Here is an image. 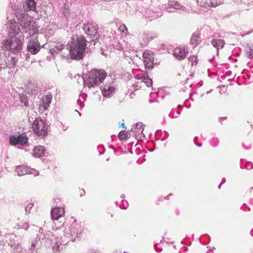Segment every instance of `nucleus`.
<instances>
[{"label": "nucleus", "instance_id": "1", "mask_svg": "<svg viewBox=\"0 0 253 253\" xmlns=\"http://www.w3.org/2000/svg\"><path fill=\"white\" fill-rule=\"evenodd\" d=\"M86 46V40L83 36H76L72 39L69 53L71 58L80 60L83 58Z\"/></svg>", "mask_w": 253, "mask_h": 253}, {"label": "nucleus", "instance_id": "2", "mask_svg": "<svg viewBox=\"0 0 253 253\" xmlns=\"http://www.w3.org/2000/svg\"><path fill=\"white\" fill-rule=\"evenodd\" d=\"M107 76L106 71L103 69H92L86 80V84L89 88L94 87L103 82Z\"/></svg>", "mask_w": 253, "mask_h": 253}, {"label": "nucleus", "instance_id": "3", "mask_svg": "<svg viewBox=\"0 0 253 253\" xmlns=\"http://www.w3.org/2000/svg\"><path fill=\"white\" fill-rule=\"evenodd\" d=\"M18 20L21 27L24 29L25 32L27 33L30 36L37 33L38 30L35 21L29 19L28 18L21 20L18 18Z\"/></svg>", "mask_w": 253, "mask_h": 253}, {"label": "nucleus", "instance_id": "4", "mask_svg": "<svg viewBox=\"0 0 253 253\" xmlns=\"http://www.w3.org/2000/svg\"><path fill=\"white\" fill-rule=\"evenodd\" d=\"M83 227L81 223H78L76 220L70 225L69 229L65 232V235L70 238L71 240L74 241L82 234Z\"/></svg>", "mask_w": 253, "mask_h": 253}, {"label": "nucleus", "instance_id": "5", "mask_svg": "<svg viewBox=\"0 0 253 253\" xmlns=\"http://www.w3.org/2000/svg\"><path fill=\"white\" fill-rule=\"evenodd\" d=\"M32 128L34 132L39 136L44 135L47 132V125L42 119H36L33 123Z\"/></svg>", "mask_w": 253, "mask_h": 253}, {"label": "nucleus", "instance_id": "6", "mask_svg": "<svg viewBox=\"0 0 253 253\" xmlns=\"http://www.w3.org/2000/svg\"><path fill=\"white\" fill-rule=\"evenodd\" d=\"M22 46L21 40L17 37H12L8 39L5 42V48L14 53L19 52L22 49Z\"/></svg>", "mask_w": 253, "mask_h": 253}, {"label": "nucleus", "instance_id": "7", "mask_svg": "<svg viewBox=\"0 0 253 253\" xmlns=\"http://www.w3.org/2000/svg\"><path fill=\"white\" fill-rule=\"evenodd\" d=\"M143 63L145 67L151 69L154 67V53L150 50H145L142 54Z\"/></svg>", "mask_w": 253, "mask_h": 253}, {"label": "nucleus", "instance_id": "8", "mask_svg": "<svg viewBox=\"0 0 253 253\" xmlns=\"http://www.w3.org/2000/svg\"><path fill=\"white\" fill-rule=\"evenodd\" d=\"M40 45L37 38L31 39L27 45V49L32 54H36L40 51Z\"/></svg>", "mask_w": 253, "mask_h": 253}, {"label": "nucleus", "instance_id": "9", "mask_svg": "<svg viewBox=\"0 0 253 253\" xmlns=\"http://www.w3.org/2000/svg\"><path fill=\"white\" fill-rule=\"evenodd\" d=\"M27 137L23 134H20L18 136H11L9 138V142L11 145H15L17 144L23 145L27 142Z\"/></svg>", "mask_w": 253, "mask_h": 253}, {"label": "nucleus", "instance_id": "10", "mask_svg": "<svg viewBox=\"0 0 253 253\" xmlns=\"http://www.w3.org/2000/svg\"><path fill=\"white\" fill-rule=\"evenodd\" d=\"M83 30L85 33L90 36H95L97 34V27L94 23H85L83 25Z\"/></svg>", "mask_w": 253, "mask_h": 253}, {"label": "nucleus", "instance_id": "11", "mask_svg": "<svg viewBox=\"0 0 253 253\" xmlns=\"http://www.w3.org/2000/svg\"><path fill=\"white\" fill-rule=\"evenodd\" d=\"M156 37V35L152 32H144L140 39V43L142 47L145 46Z\"/></svg>", "mask_w": 253, "mask_h": 253}, {"label": "nucleus", "instance_id": "12", "mask_svg": "<svg viewBox=\"0 0 253 253\" xmlns=\"http://www.w3.org/2000/svg\"><path fill=\"white\" fill-rule=\"evenodd\" d=\"M188 53L187 48L185 47H177L173 52V55L178 60H182L186 58Z\"/></svg>", "mask_w": 253, "mask_h": 253}, {"label": "nucleus", "instance_id": "13", "mask_svg": "<svg viewBox=\"0 0 253 253\" xmlns=\"http://www.w3.org/2000/svg\"><path fill=\"white\" fill-rule=\"evenodd\" d=\"M199 5L203 7H216L221 3L220 0H197Z\"/></svg>", "mask_w": 253, "mask_h": 253}, {"label": "nucleus", "instance_id": "14", "mask_svg": "<svg viewBox=\"0 0 253 253\" xmlns=\"http://www.w3.org/2000/svg\"><path fill=\"white\" fill-rule=\"evenodd\" d=\"M17 61L18 60L16 58L14 57H11L10 58V62L7 65L5 60L3 59L1 63L0 62V69L1 68L4 69L6 67H8L9 68H14L15 67Z\"/></svg>", "mask_w": 253, "mask_h": 253}, {"label": "nucleus", "instance_id": "15", "mask_svg": "<svg viewBox=\"0 0 253 253\" xmlns=\"http://www.w3.org/2000/svg\"><path fill=\"white\" fill-rule=\"evenodd\" d=\"M52 219L57 220L64 215V211L63 208H55L51 211Z\"/></svg>", "mask_w": 253, "mask_h": 253}, {"label": "nucleus", "instance_id": "16", "mask_svg": "<svg viewBox=\"0 0 253 253\" xmlns=\"http://www.w3.org/2000/svg\"><path fill=\"white\" fill-rule=\"evenodd\" d=\"M23 6L26 11H36V3L34 0H27Z\"/></svg>", "mask_w": 253, "mask_h": 253}, {"label": "nucleus", "instance_id": "17", "mask_svg": "<svg viewBox=\"0 0 253 253\" xmlns=\"http://www.w3.org/2000/svg\"><path fill=\"white\" fill-rule=\"evenodd\" d=\"M115 89V87L105 84L101 89L104 96L110 97Z\"/></svg>", "mask_w": 253, "mask_h": 253}, {"label": "nucleus", "instance_id": "18", "mask_svg": "<svg viewBox=\"0 0 253 253\" xmlns=\"http://www.w3.org/2000/svg\"><path fill=\"white\" fill-rule=\"evenodd\" d=\"M44 147L42 146H38L33 150V155L36 157H41L44 154Z\"/></svg>", "mask_w": 253, "mask_h": 253}, {"label": "nucleus", "instance_id": "19", "mask_svg": "<svg viewBox=\"0 0 253 253\" xmlns=\"http://www.w3.org/2000/svg\"><path fill=\"white\" fill-rule=\"evenodd\" d=\"M52 96L51 94H47L43 98L42 100V107L43 110H46L49 106V104L51 102Z\"/></svg>", "mask_w": 253, "mask_h": 253}, {"label": "nucleus", "instance_id": "20", "mask_svg": "<svg viewBox=\"0 0 253 253\" xmlns=\"http://www.w3.org/2000/svg\"><path fill=\"white\" fill-rule=\"evenodd\" d=\"M211 42L212 45L217 48V50L219 48H223L224 44V41L221 39H213Z\"/></svg>", "mask_w": 253, "mask_h": 253}, {"label": "nucleus", "instance_id": "21", "mask_svg": "<svg viewBox=\"0 0 253 253\" xmlns=\"http://www.w3.org/2000/svg\"><path fill=\"white\" fill-rule=\"evenodd\" d=\"M137 78L138 79L142 80V81L146 84L147 86L151 85L152 84V80L147 76L142 75H137Z\"/></svg>", "mask_w": 253, "mask_h": 253}, {"label": "nucleus", "instance_id": "22", "mask_svg": "<svg viewBox=\"0 0 253 253\" xmlns=\"http://www.w3.org/2000/svg\"><path fill=\"white\" fill-rule=\"evenodd\" d=\"M200 39V36L199 35L194 34L190 39V43L193 45H196Z\"/></svg>", "mask_w": 253, "mask_h": 253}, {"label": "nucleus", "instance_id": "23", "mask_svg": "<svg viewBox=\"0 0 253 253\" xmlns=\"http://www.w3.org/2000/svg\"><path fill=\"white\" fill-rule=\"evenodd\" d=\"M125 130L121 131L118 134V137L121 140H125L128 138V135Z\"/></svg>", "mask_w": 253, "mask_h": 253}, {"label": "nucleus", "instance_id": "24", "mask_svg": "<svg viewBox=\"0 0 253 253\" xmlns=\"http://www.w3.org/2000/svg\"><path fill=\"white\" fill-rule=\"evenodd\" d=\"M188 60L189 62L191 63V66L196 65L198 63V58L197 56L195 55L190 56L188 58Z\"/></svg>", "mask_w": 253, "mask_h": 253}, {"label": "nucleus", "instance_id": "25", "mask_svg": "<svg viewBox=\"0 0 253 253\" xmlns=\"http://www.w3.org/2000/svg\"><path fill=\"white\" fill-rule=\"evenodd\" d=\"M16 171L19 175H24L26 172L25 169L21 166L16 167Z\"/></svg>", "mask_w": 253, "mask_h": 253}, {"label": "nucleus", "instance_id": "26", "mask_svg": "<svg viewBox=\"0 0 253 253\" xmlns=\"http://www.w3.org/2000/svg\"><path fill=\"white\" fill-rule=\"evenodd\" d=\"M144 126L142 123H138L136 124V129L139 130L141 133H143Z\"/></svg>", "mask_w": 253, "mask_h": 253}, {"label": "nucleus", "instance_id": "27", "mask_svg": "<svg viewBox=\"0 0 253 253\" xmlns=\"http://www.w3.org/2000/svg\"><path fill=\"white\" fill-rule=\"evenodd\" d=\"M119 29L121 32L125 34H126L127 32V29L126 28V26L125 24H122L120 25L119 28Z\"/></svg>", "mask_w": 253, "mask_h": 253}, {"label": "nucleus", "instance_id": "28", "mask_svg": "<svg viewBox=\"0 0 253 253\" xmlns=\"http://www.w3.org/2000/svg\"><path fill=\"white\" fill-rule=\"evenodd\" d=\"M247 55L250 58L253 57V49L249 48L246 52Z\"/></svg>", "mask_w": 253, "mask_h": 253}, {"label": "nucleus", "instance_id": "29", "mask_svg": "<svg viewBox=\"0 0 253 253\" xmlns=\"http://www.w3.org/2000/svg\"><path fill=\"white\" fill-rule=\"evenodd\" d=\"M85 193V190L83 188H81V189L80 188L78 191V194L80 197H82V196L84 195Z\"/></svg>", "mask_w": 253, "mask_h": 253}, {"label": "nucleus", "instance_id": "30", "mask_svg": "<svg viewBox=\"0 0 253 253\" xmlns=\"http://www.w3.org/2000/svg\"><path fill=\"white\" fill-rule=\"evenodd\" d=\"M34 204L33 203H30L26 207L25 210L27 211L30 212V210L32 209V208L33 207Z\"/></svg>", "mask_w": 253, "mask_h": 253}, {"label": "nucleus", "instance_id": "31", "mask_svg": "<svg viewBox=\"0 0 253 253\" xmlns=\"http://www.w3.org/2000/svg\"><path fill=\"white\" fill-rule=\"evenodd\" d=\"M56 48H57V49H58L59 51L61 50L62 49H63V47H64V45L60 43H58L56 45Z\"/></svg>", "mask_w": 253, "mask_h": 253}, {"label": "nucleus", "instance_id": "32", "mask_svg": "<svg viewBox=\"0 0 253 253\" xmlns=\"http://www.w3.org/2000/svg\"><path fill=\"white\" fill-rule=\"evenodd\" d=\"M60 245L56 244V245L53 247V251L54 252H58L60 250Z\"/></svg>", "mask_w": 253, "mask_h": 253}, {"label": "nucleus", "instance_id": "33", "mask_svg": "<svg viewBox=\"0 0 253 253\" xmlns=\"http://www.w3.org/2000/svg\"><path fill=\"white\" fill-rule=\"evenodd\" d=\"M113 217V215L112 213H108L107 215H106V217L107 218H109L110 217L112 218Z\"/></svg>", "mask_w": 253, "mask_h": 253}, {"label": "nucleus", "instance_id": "34", "mask_svg": "<svg viewBox=\"0 0 253 253\" xmlns=\"http://www.w3.org/2000/svg\"><path fill=\"white\" fill-rule=\"evenodd\" d=\"M121 126L122 127H123L125 129V130H126V127L125 126V124H124V123H122V124H121Z\"/></svg>", "mask_w": 253, "mask_h": 253}, {"label": "nucleus", "instance_id": "35", "mask_svg": "<svg viewBox=\"0 0 253 253\" xmlns=\"http://www.w3.org/2000/svg\"><path fill=\"white\" fill-rule=\"evenodd\" d=\"M22 15H23V17H25V14L22 13V14L21 15V18H22Z\"/></svg>", "mask_w": 253, "mask_h": 253}, {"label": "nucleus", "instance_id": "36", "mask_svg": "<svg viewBox=\"0 0 253 253\" xmlns=\"http://www.w3.org/2000/svg\"><path fill=\"white\" fill-rule=\"evenodd\" d=\"M251 189H252V190H253V187H252V188H251Z\"/></svg>", "mask_w": 253, "mask_h": 253}]
</instances>
